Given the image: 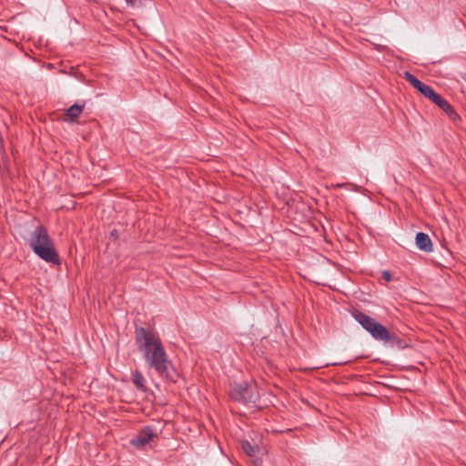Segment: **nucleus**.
Returning a JSON list of instances; mask_svg holds the SVG:
<instances>
[{"label": "nucleus", "mask_w": 466, "mask_h": 466, "mask_svg": "<svg viewBox=\"0 0 466 466\" xmlns=\"http://www.w3.org/2000/svg\"><path fill=\"white\" fill-rule=\"evenodd\" d=\"M136 340L139 351L149 368L168 381L175 382L177 373L163 347L159 337L145 328H137Z\"/></svg>", "instance_id": "1"}, {"label": "nucleus", "mask_w": 466, "mask_h": 466, "mask_svg": "<svg viewBox=\"0 0 466 466\" xmlns=\"http://www.w3.org/2000/svg\"><path fill=\"white\" fill-rule=\"evenodd\" d=\"M28 245L41 259L47 263L58 265L60 263L58 253L49 237L47 229L39 225L32 231Z\"/></svg>", "instance_id": "2"}, {"label": "nucleus", "mask_w": 466, "mask_h": 466, "mask_svg": "<svg viewBox=\"0 0 466 466\" xmlns=\"http://www.w3.org/2000/svg\"><path fill=\"white\" fill-rule=\"evenodd\" d=\"M353 317L374 339L390 343H395L398 340L395 334L391 333L386 327L365 313L355 311L353 312Z\"/></svg>", "instance_id": "3"}, {"label": "nucleus", "mask_w": 466, "mask_h": 466, "mask_svg": "<svg viewBox=\"0 0 466 466\" xmlns=\"http://www.w3.org/2000/svg\"><path fill=\"white\" fill-rule=\"evenodd\" d=\"M231 397L236 401L255 405L259 399L258 386L254 382L238 384L233 388Z\"/></svg>", "instance_id": "4"}, {"label": "nucleus", "mask_w": 466, "mask_h": 466, "mask_svg": "<svg viewBox=\"0 0 466 466\" xmlns=\"http://www.w3.org/2000/svg\"><path fill=\"white\" fill-rule=\"evenodd\" d=\"M154 439H157V434L150 427L141 429L138 433L130 441L131 445L140 449L145 447Z\"/></svg>", "instance_id": "5"}, {"label": "nucleus", "mask_w": 466, "mask_h": 466, "mask_svg": "<svg viewBox=\"0 0 466 466\" xmlns=\"http://www.w3.org/2000/svg\"><path fill=\"white\" fill-rule=\"evenodd\" d=\"M415 242L418 248L422 251L431 252L432 250V242L430 237L423 232L417 233Z\"/></svg>", "instance_id": "6"}, {"label": "nucleus", "mask_w": 466, "mask_h": 466, "mask_svg": "<svg viewBox=\"0 0 466 466\" xmlns=\"http://www.w3.org/2000/svg\"><path fill=\"white\" fill-rule=\"evenodd\" d=\"M422 95L435 103L439 107L447 106V100L444 99L441 95L437 94L430 86L426 88Z\"/></svg>", "instance_id": "7"}, {"label": "nucleus", "mask_w": 466, "mask_h": 466, "mask_svg": "<svg viewBox=\"0 0 466 466\" xmlns=\"http://www.w3.org/2000/svg\"><path fill=\"white\" fill-rule=\"evenodd\" d=\"M405 79L421 94H423L426 88L429 86L409 72H405Z\"/></svg>", "instance_id": "8"}, {"label": "nucleus", "mask_w": 466, "mask_h": 466, "mask_svg": "<svg viewBox=\"0 0 466 466\" xmlns=\"http://www.w3.org/2000/svg\"><path fill=\"white\" fill-rule=\"evenodd\" d=\"M132 381L137 390L143 392L147 390L145 378L139 370H137L132 373Z\"/></svg>", "instance_id": "9"}, {"label": "nucleus", "mask_w": 466, "mask_h": 466, "mask_svg": "<svg viewBox=\"0 0 466 466\" xmlns=\"http://www.w3.org/2000/svg\"><path fill=\"white\" fill-rule=\"evenodd\" d=\"M85 105L74 104L66 110V116L71 119H76L83 112Z\"/></svg>", "instance_id": "10"}, {"label": "nucleus", "mask_w": 466, "mask_h": 466, "mask_svg": "<svg viewBox=\"0 0 466 466\" xmlns=\"http://www.w3.org/2000/svg\"><path fill=\"white\" fill-rule=\"evenodd\" d=\"M241 447L245 453L249 457H255L258 452V447L256 445H252L248 441H241Z\"/></svg>", "instance_id": "11"}, {"label": "nucleus", "mask_w": 466, "mask_h": 466, "mask_svg": "<svg viewBox=\"0 0 466 466\" xmlns=\"http://www.w3.org/2000/svg\"><path fill=\"white\" fill-rule=\"evenodd\" d=\"M440 108H441L453 122L457 121L460 118L457 112L453 109V107L449 104L448 101L447 106H442Z\"/></svg>", "instance_id": "12"}, {"label": "nucleus", "mask_w": 466, "mask_h": 466, "mask_svg": "<svg viewBox=\"0 0 466 466\" xmlns=\"http://www.w3.org/2000/svg\"><path fill=\"white\" fill-rule=\"evenodd\" d=\"M127 4L132 7L137 6L138 3L140 4V0H126Z\"/></svg>", "instance_id": "13"}, {"label": "nucleus", "mask_w": 466, "mask_h": 466, "mask_svg": "<svg viewBox=\"0 0 466 466\" xmlns=\"http://www.w3.org/2000/svg\"><path fill=\"white\" fill-rule=\"evenodd\" d=\"M382 278L386 280V281H390L391 280V275L389 271H383L382 272Z\"/></svg>", "instance_id": "14"}, {"label": "nucleus", "mask_w": 466, "mask_h": 466, "mask_svg": "<svg viewBox=\"0 0 466 466\" xmlns=\"http://www.w3.org/2000/svg\"><path fill=\"white\" fill-rule=\"evenodd\" d=\"M346 186V184H337V185H334L333 187H344Z\"/></svg>", "instance_id": "15"}, {"label": "nucleus", "mask_w": 466, "mask_h": 466, "mask_svg": "<svg viewBox=\"0 0 466 466\" xmlns=\"http://www.w3.org/2000/svg\"><path fill=\"white\" fill-rule=\"evenodd\" d=\"M461 78H462L464 81H466V72H465L464 74H462Z\"/></svg>", "instance_id": "16"}, {"label": "nucleus", "mask_w": 466, "mask_h": 466, "mask_svg": "<svg viewBox=\"0 0 466 466\" xmlns=\"http://www.w3.org/2000/svg\"><path fill=\"white\" fill-rule=\"evenodd\" d=\"M2 150V139L0 138V151Z\"/></svg>", "instance_id": "17"}]
</instances>
